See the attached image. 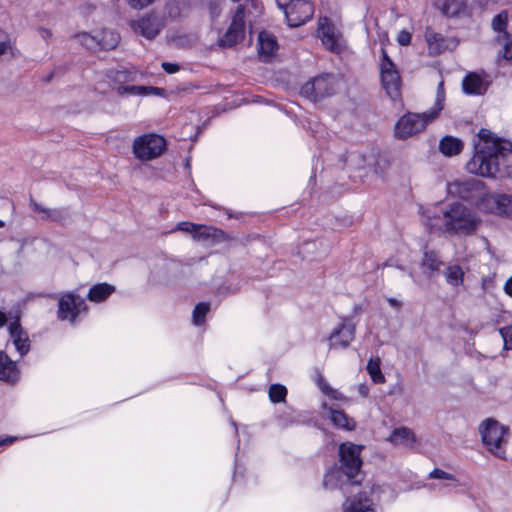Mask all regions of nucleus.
Instances as JSON below:
<instances>
[{"label":"nucleus","instance_id":"obj_49","mask_svg":"<svg viewBox=\"0 0 512 512\" xmlns=\"http://www.w3.org/2000/svg\"><path fill=\"white\" fill-rule=\"evenodd\" d=\"M411 41V34L407 31H401L398 35V42L400 45H408Z\"/></svg>","mask_w":512,"mask_h":512},{"label":"nucleus","instance_id":"obj_58","mask_svg":"<svg viewBox=\"0 0 512 512\" xmlns=\"http://www.w3.org/2000/svg\"><path fill=\"white\" fill-rule=\"evenodd\" d=\"M353 312H354L355 314H359V313H361V312H362V307H361L360 305H354V307H353Z\"/></svg>","mask_w":512,"mask_h":512},{"label":"nucleus","instance_id":"obj_31","mask_svg":"<svg viewBox=\"0 0 512 512\" xmlns=\"http://www.w3.org/2000/svg\"><path fill=\"white\" fill-rule=\"evenodd\" d=\"M186 7L187 3L185 0H169L164 6L163 16L161 17L164 19V21L177 20L182 17Z\"/></svg>","mask_w":512,"mask_h":512},{"label":"nucleus","instance_id":"obj_19","mask_svg":"<svg viewBox=\"0 0 512 512\" xmlns=\"http://www.w3.org/2000/svg\"><path fill=\"white\" fill-rule=\"evenodd\" d=\"M433 6L448 18H464L472 15L468 0H435Z\"/></svg>","mask_w":512,"mask_h":512},{"label":"nucleus","instance_id":"obj_63","mask_svg":"<svg viewBox=\"0 0 512 512\" xmlns=\"http://www.w3.org/2000/svg\"><path fill=\"white\" fill-rule=\"evenodd\" d=\"M51 78H52V74L48 76L47 81H50Z\"/></svg>","mask_w":512,"mask_h":512},{"label":"nucleus","instance_id":"obj_42","mask_svg":"<svg viewBox=\"0 0 512 512\" xmlns=\"http://www.w3.org/2000/svg\"><path fill=\"white\" fill-rule=\"evenodd\" d=\"M239 6L245 7V15L254 13L255 15H259L262 12V3L260 0H245L244 4H240Z\"/></svg>","mask_w":512,"mask_h":512},{"label":"nucleus","instance_id":"obj_37","mask_svg":"<svg viewBox=\"0 0 512 512\" xmlns=\"http://www.w3.org/2000/svg\"><path fill=\"white\" fill-rule=\"evenodd\" d=\"M508 25V12L506 10L501 11L495 15L492 19V28L497 33H502L505 38L509 37L507 32Z\"/></svg>","mask_w":512,"mask_h":512},{"label":"nucleus","instance_id":"obj_28","mask_svg":"<svg viewBox=\"0 0 512 512\" xmlns=\"http://www.w3.org/2000/svg\"><path fill=\"white\" fill-rule=\"evenodd\" d=\"M278 44L275 37L266 31H262L258 36V52L261 59L266 61L277 50Z\"/></svg>","mask_w":512,"mask_h":512},{"label":"nucleus","instance_id":"obj_17","mask_svg":"<svg viewBox=\"0 0 512 512\" xmlns=\"http://www.w3.org/2000/svg\"><path fill=\"white\" fill-rule=\"evenodd\" d=\"M355 326L352 317L343 318L341 325L330 334L329 347L347 348L355 338Z\"/></svg>","mask_w":512,"mask_h":512},{"label":"nucleus","instance_id":"obj_13","mask_svg":"<svg viewBox=\"0 0 512 512\" xmlns=\"http://www.w3.org/2000/svg\"><path fill=\"white\" fill-rule=\"evenodd\" d=\"M378 485H365L357 493H352L342 505L343 512H370L374 511L372 494L378 490Z\"/></svg>","mask_w":512,"mask_h":512},{"label":"nucleus","instance_id":"obj_44","mask_svg":"<svg viewBox=\"0 0 512 512\" xmlns=\"http://www.w3.org/2000/svg\"><path fill=\"white\" fill-rule=\"evenodd\" d=\"M499 332L503 338L504 347L512 350V326L500 328Z\"/></svg>","mask_w":512,"mask_h":512},{"label":"nucleus","instance_id":"obj_35","mask_svg":"<svg viewBox=\"0 0 512 512\" xmlns=\"http://www.w3.org/2000/svg\"><path fill=\"white\" fill-rule=\"evenodd\" d=\"M444 275L447 283L451 286H459L463 283L464 271L459 265L448 266Z\"/></svg>","mask_w":512,"mask_h":512},{"label":"nucleus","instance_id":"obj_52","mask_svg":"<svg viewBox=\"0 0 512 512\" xmlns=\"http://www.w3.org/2000/svg\"><path fill=\"white\" fill-rule=\"evenodd\" d=\"M503 290L508 296L512 297V276L506 280Z\"/></svg>","mask_w":512,"mask_h":512},{"label":"nucleus","instance_id":"obj_16","mask_svg":"<svg viewBox=\"0 0 512 512\" xmlns=\"http://www.w3.org/2000/svg\"><path fill=\"white\" fill-rule=\"evenodd\" d=\"M284 14L289 26L297 27L312 18L314 6L309 0H294Z\"/></svg>","mask_w":512,"mask_h":512},{"label":"nucleus","instance_id":"obj_54","mask_svg":"<svg viewBox=\"0 0 512 512\" xmlns=\"http://www.w3.org/2000/svg\"><path fill=\"white\" fill-rule=\"evenodd\" d=\"M39 33H40V36L44 40H48L49 38L52 37V32L49 29H46V28H40L39 29Z\"/></svg>","mask_w":512,"mask_h":512},{"label":"nucleus","instance_id":"obj_22","mask_svg":"<svg viewBox=\"0 0 512 512\" xmlns=\"http://www.w3.org/2000/svg\"><path fill=\"white\" fill-rule=\"evenodd\" d=\"M8 331L10 340L20 357L27 355L30 351L31 342L27 332L21 327L19 319H15L9 323Z\"/></svg>","mask_w":512,"mask_h":512},{"label":"nucleus","instance_id":"obj_43","mask_svg":"<svg viewBox=\"0 0 512 512\" xmlns=\"http://www.w3.org/2000/svg\"><path fill=\"white\" fill-rule=\"evenodd\" d=\"M277 419L279 424L285 428L299 422L298 416H295L294 412H283Z\"/></svg>","mask_w":512,"mask_h":512},{"label":"nucleus","instance_id":"obj_18","mask_svg":"<svg viewBox=\"0 0 512 512\" xmlns=\"http://www.w3.org/2000/svg\"><path fill=\"white\" fill-rule=\"evenodd\" d=\"M318 36L328 50L335 53H339L342 50L343 44L341 34L326 17L319 20Z\"/></svg>","mask_w":512,"mask_h":512},{"label":"nucleus","instance_id":"obj_25","mask_svg":"<svg viewBox=\"0 0 512 512\" xmlns=\"http://www.w3.org/2000/svg\"><path fill=\"white\" fill-rule=\"evenodd\" d=\"M19 379L20 371L17 367V363L10 359L4 352H0V380L14 385Z\"/></svg>","mask_w":512,"mask_h":512},{"label":"nucleus","instance_id":"obj_55","mask_svg":"<svg viewBox=\"0 0 512 512\" xmlns=\"http://www.w3.org/2000/svg\"><path fill=\"white\" fill-rule=\"evenodd\" d=\"M358 391H359V393H360L363 397H366V396L368 395V391H369V390H368L367 386H365V385H360V386L358 387Z\"/></svg>","mask_w":512,"mask_h":512},{"label":"nucleus","instance_id":"obj_50","mask_svg":"<svg viewBox=\"0 0 512 512\" xmlns=\"http://www.w3.org/2000/svg\"><path fill=\"white\" fill-rule=\"evenodd\" d=\"M18 438L14 436H0V446L10 445L15 442Z\"/></svg>","mask_w":512,"mask_h":512},{"label":"nucleus","instance_id":"obj_57","mask_svg":"<svg viewBox=\"0 0 512 512\" xmlns=\"http://www.w3.org/2000/svg\"><path fill=\"white\" fill-rule=\"evenodd\" d=\"M7 322V317L4 312L0 310V328L3 327Z\"/></svg>","mask_w":512,"mask_h":512},{"label":"nucleus","instance_id":"obj_20","mask_svg":"<svg viewBox=\"0 0 512 512\" xmlns=\"http://www.w3.org/2000/svg\"><path fill=\"white\" fill-rule=\"evenodd\" d=\"M351 485L356 487L360 485V480L348 477L343 469L340 467H333L329 469L324 475L323 486L326 489H344L345 486Z\"/></svg>","mask_w":512,"mask_h":512},{"label":"nucleus","instance_id":"obj_46","mask_svg":"<svg viewBox=\"0 0 512 512\" xmlns=\"http://www.w3.org/2000/svg\"><path fill=\"white\" fill-rule=\"evenodd\" d=\"M155 0H127L128 5L135 10H142L152 5Z\"/></svg>","mask_w":512,"mask_h":512},{"label":"nucleus","instance_id":"obj_6","mask_svg":"<svg viewBox=\"0 0 512 512\" xmlns=\"http://www.w3.org/2000/svg\"><path fill=\"white\" fill-rule=\"evenodd\" d=\"M337 88V80L332 74L318 75L305 84L300 89V94L310 101L317 102L323 98L335 94Z\"/></svg>","mask_w":512,"mask_h":512},{"label":"nucleus","instance_id":"obj_2","mask_svg":"<svg viewBox=\"0 0 512 512\" xmlns=\"http://www.w3.org/2000/svg\"><path fill=\"white\" fill-rule=\"evenodd\" d=\"M425 217V225L434 230L437 227L445 234L456 236H467L473 234L479 227L481 220L478 215L459 202H453L441 210L442 225H437L439 217L433 214L430 209L420 208Z\"/></svg>","mask_w":512,"mask_h":512},{"label":"nucleus","instance_id":"obj_14","mask_svg":"<svg viewBox=\"0 0 512 512\" xmlns=\"http://www.w3.org/2000/svg\"><path fill=\"white\" fill-rule=\"evenodd\" d=\"M245 34V7L238 6L226 33L219 39V45L232 47L243 40Z\"/></svg>","mask_w":512,"mask_h":512},{"label":"nucleus","instance_id":"obj_59","mask_svg":"<svg viewBox=\"0 0 512 512\" xmlns=\"http://www.w3.org/2000/svg\"><path fill=\"white\" fill-rule=\"evenodd\" d=\"M304 246L308 249L310 246H315V242H306Z\"/></svg>","mask_w":512,"mask_h":512},{"label":"nucleus","instance_id":"obj_39","mask_svg":"<svg viewBox=\"0 0 512 512\" xmlns=\"http://www.w3.org/2000/svg\"><path fill=\"white\" fill-rule=\"evenodd\" d=\"M269 399L273 403L284 402L287 396V389L281 384H272L268 390Z\"/></svg>","mask_w":512,"mask_h":512},{"label":"nucleus","instance_id":"obj_61","mask_svg":"<svg viewBox=\"0 0 512 512\" xmlns=\"http://www.w3.org/2000/svg\"><path fill=\"white\" fill-rule=\"evenodd\" d=\"M4 222L0 220V228L4 227Z\"/></svg>","mask_w":512,"mask_h":512},{"label":"nucleus","instance_id":"obj_56","mask_svg":"<svg viewBox=\"0 0 512 512\" xmlns=\"http://www.w3.org/2000/svg\"><path fill=\"white\" fill-rule=\"evenodd\" d=\"M388 303L392 306V307H396V308H399L401 306V303L400 301H398L397 299L395 298H388Z\"/></svg>","mask_w":512,"mask_h":512},{"label":"nucleus","instance_id":"obj_5","mask_svg":"<svg viewBox=\"0 0 512 512\" xmlns=\"http://www.w3.org/2000/svg\"><path fill=\"white\" fill-rule=\"evenodd\" d=\"M484 446L496 457L504 459L506 455L507 435L509 429L494 418H487L479 425Z\"/></svg>","mask_w":512,"mask_h":512},{"label":"nucleus","instance_id":"obj_11","mask_svg":"<svg viewBox=\"0 0 512 512\" xmlns=\"http://www.w3.org/2000/svg\"><path fill=\"white\" fill-rule=\"evenodd\" d=\"M381 82L387 95L396 100L400 97L401 78L395 64L389 58L385 50H382L380 63Z\"/></svg>","mask_w":512,"mask_h":512},{"label":"nucleus","instance_id":"obj_4","mask_svg":"<svg viewBox=\"0 0 512 512\" xmlns=\"http://www.w3.org/2000/svg\"><path fill=\"white\" fill-rule=\"evenodd\" d=\"M447 193L450 196L458 197L465 201L476 204L479 209L490 212L484 204V199L489 196H498L499 194H486L483 183L476 179H457L447 183Z\"/></svg>","mask_w":512,"mask_h":512},{"label":"nucleus","instance_id":"obj_33","mask_svg":"<svg viewBox=\"0 0 512 512\" xmlns=\"http://www.w3.org/2000/svg\"><path fill=\"white\" fill-rule=\"evenodd\" d=\"M329 417L331 422L342 429L352 431L356 427V423L353 419L349 418L343 411L329 408Z\"/></svg>","mask_w":512,"mask_h":512},{"label":"nucleus","instance_id":"obj_41","mask_svg":"<svg viewBox=\"0 0 512 512\" xmlns=\"http://www.w3.org/2000/svg\"><path fill=\"white\" fill-rule=\"evenodd\" d=\"M318 386H319L320 390L322 391V393H324L325 395H327L328 397H330L334 400H342L344 398L342 393H340L336 389H333L327 382H325L322 379L319 380Z\"/></svg>","mask_w":512,"mask_h":512},{"label":"nucleus","instance_id":"obj_26","mask_svg":"<svg viewBox=\"0 0 512 512\" xmlns=\"http://www.w3.org/2000/svg\"><path fill=\"white\" fill-rule=\"evenodd\" d=\"M443 264L444 263L437 251L427 248L424 249L423 257L420 262V266L424 274L432 276L435 273H438Z\"/></svg>","mask_w":512,"mask_h":512},{"label":"nucleus","instance_id":"obj_45","mask_svg":"<svg viewBox=\"0 0 512 512\" xmlns=\"http://www.w3.org/2000/svg\"><path fill=\"white\" fill-rule=\"evenodd\" d=\"M196 229H197V224L188 222V221L179 222L176 226V230L190 233L192 235V237H194V233H195Z\"/></svg>","mask_w":512,"mask_h":512},{"label":"nucleus","instance_id":"obj_3","mask_svg":"<svg viewBox=\"0 0 512 512\" xmlns=\"http://www.w3.org/2000/svg\"><path fill=\"white\" fill-rule=\"evenodd\" d=\"M445 102L444 82L440 81L437 90L434 106L421 114L407 113L403 115L395 125V136L398 139H406L422 131L429 122L437 118L442 111Z\"/></svg>","mask_w":512,"mask_h":512},{"label":"nucleus","instance_id":"obj_64","mask_svg":"<svg viewBox=\"0 0 512 512\" xmlns=\"http://www.w3.org/2000/svg\"><path fill=\"white\" fill-rule=\"evenodd\" d=\"M233 2H238L239 0H232Z\"/></svg>","mask_w":512,"mask_h":512},{"label":"nucleus","instance_id":"obj_29","mask_svg":"<svg viewBox=\"0 0 512 512\" xmlns=\"http://www.w3.org/2000/svg\"><path fill=\"white\" fill-rule=\"evenodd\" d=\"M388 441L394 445L411 447L416 442V437L411 429L407 427H399L395 428L391 432L388 437Z\"/></svg>","mask_w":512,"mask_h":512},{"label":"nucleus","instance_id":"obj_27","mask_svg":"<svg viewBox=\"0 0 512 512\" xmlns=\"http://www.w3.org/2000/svg\"><path fill=\"white\" fill-rule=\"evenodd\" d=\"M30 207L35 213H38L43 220H52L56 222H62L64 221L68 214L65 209H58V208H47L43 205L37 203L35 200H30Z\"/></svg>","mask_w":512,"mask_h":512},{"label":"nucleus","instance_id":"obj_34","mask_svg":"<svg viewBox=\"0 0 512 512\" xmlns=\"http://www.w3.org/2000/svg\"><path fill=\"white\" fill-rule=\"evenodd\" d=\"M425 38L429 46V50L433 54H440L445 48V38L440 33L434 32L432 29H427Z\"/></svg>","mask_w":512,"mask_h":512},{"label":"nucleus","instance_id":"obj_10","mask_svg":"<svg viewBox=\"0 0 512 512\" xmlns=\"http://www.w3.org/2000/svg\"><path fill=\"white\" fill-rule=\"evenodd\" d=\"M87 310L85 300L74 292H66L58 299L57 318L74 323L78 316Z\"/></svg>","mask_w":512,"mask_h":512},{"label":"nucleus","instance_id":"obj_9","mask_svg":"<svg viewBox=\"0 0 512 512\" xmlns=\"http://www.w3.org/2000/svg\"><path fill=\"white\" fill-rule=\"evenodd\" d=\"M137 79V72L134 70L122 69L117 70L114 75V80L120 85L117 87V93L119 95H157L161 96L164 92L162 88L152 86H136V85H123L125 82H133Z\"/></svg>","mask_w":512,"mask_h":512},{"label":"nucleus","instance_id":"obj_36","mask_svg":"<svg viewBox=\"0 0 512 512\" xmlns=\"http://www.w3.org/2000/svg\"><path fill=\"white\" fill-rule=\"evenodd\" d=\"M366 369H367V372L370 375L372 381L375 384H381V383L385 382V376L381 372L379 358H376V359L370 358L367 363Z\"/></svg>","mask_w":512,"mask_h":512},{"label":"nucleus","instance_id":"obj_32","mask_svg":"<svg viewBox=\"0 0 512 512\" xmlns=\"http://www.w3.org/2000/svg\"><path fill=\"white\" fill-rule=\"evenodd\" d=\"M114 292L115 287L113 285L108 283H98L89 289L87 298L91 302L100 303L105 301Z\"/></svg>","mask_w":512,"mask_h":512},{"label":"nucleus","instance_id":"obj_60","mask_svg":"<svg viewBox=\"0 0 512 512\" xmlns=\"http://www.w3.org/2000/svg\"><path fill=\"white\" fill-rule=\"evenodd\" d=\"M211 13H212L214 16L218 15V12L216 11V8H212V9H211Z\"/></svg>","mask_w":512,"mask_h":512},{"label":"nucleus","instance_id":"obj_12","mask_svg":"<svg viewBox=\"0 0 512 512\" xmlns=\"http://www.w3.org/2000/svg\"><path fill=\"white\" fill-rule=\"evenodd\" d=\"M362 449V445H357L352 442H344L339 446L340 468L352 479L356 478L360 472L363 463L360 457Z\"/></svg>","mask_w":512,"mask_h":512},{"label":"nucleus","instance_id":"obj_23","mask_svg":"<svg viewBox=\"0 0 512 512\" xmlns=\"http://www.w3.org/2000/svg\"><path fill=\"white\" fill-rule=\"evenodd\" d=\"M484 204L491 213L512 219V196L505 194L489 196L484 199Z\"/></svg>","mask_w":512,"mask_h":512},{"label":"nucleus","instance_id":"obj_62","mask_svg":"<svg viewBox=\"0 0 512 512\" xmlns=\"http://www.w3.org/2000/svg\"><path fill=\"white\" fill-rule=\"evenodd\" d=\"M233 426L235 428V433L237 434V428H236V423L235 422H233Z\"/></svg>","mask_w":512,"mask_h":512},{"label":"nucleus","instance_id":"obj_47","mask_svg":"<svg viewBox=\"0 0 512 512\" xmlns=\"http://www.w3.org/2000/svg\"><path fill=\"white\" fill-rule=\"evenodd\" d=\"M507 41L503 48V57L506 60L512 61V38L509 36L505 38Z\"/></svg>","mask_w":512,"mask_h":512},{"label":"nucleus","instance_id":"obj_40","mask_svg":"<svg viewBox=\"0 0 512 512\" xmlns=\"http://www.w3.org/2000/svg\"><path fill=\"white\" fill-rule=\"evenodd\" d=\"M210 310V304L207 302L198 303L193 310V322L195 325H202L205 322V317Z\"/></svg>","mask_w":512,"mask_h":512},{"label":"nucleus","instance_id":"obj_51","mask_svg":"<svg viewBox=\"0 0 512 512\" xmlns=\"http://www.w3.org/2000/svg\"><path fill=\"white\" fill-rule=\"evenodd\" d=\"M292 2H294V0H276L279 9H281L284 13L285 10L288 9V6L292 4Z\"/></svg>","mask_w":512,"mask_h":512},{"label":"nucleus","instance_id":"obj_15","mask_svg":"<svg viewBox=\"0 0 512 512\" xmlns=\"http://www.w3.org/2000/svg\"><path fill=\"white\" fill-rule=\"evenodd\" d=\"M165 24L166 23L161 16L155 12H150L140 19L133 21L131 23V27L136 33L152 40L161 32L165 27Z\"/></svg>","mask_w":512,"mask_h":512},{"label":"nucleus","instance_id":"obj_21","mask_svg":"<svg viewBox=\"0 0 512 512\" xmlns=\"http://www.w3.org/2000/svg\"><path fill=\"white\" fill-rule=\"evenodd\" d=\"M491 81L487 75L470 72L462 80V89L466 95H484Z\"/></svg>","mask_w":512,"mask_h":512},{"label":"nucleus","instance_id":"obj_1","mask_svg":"<svg viewBox=\"0 0 512 512\" xmlns=\"http://www.w3.org/2000/svg\"><path fill=\"white\" fill-rule=\"evenodd\" d=\"M475 153L467 162L469 173L492 178L512 175V145L499 138H492L487 129L478 133V143L474 144Z\"/></svg>","mask_w":512,"mask_h":512},{"label":"nucleus","instance_id":"obj_7","mask_svg":"<svg viewBox=\"0 0 512 512\" xmlns=\"http://www.w3.org/2000/svg\"><path fill=\"white\" fill-rule=\"evenodd\" d=\"M165 148L166 141L162 136L148 133L134 139L132 151L136 159L149 161L159 157Z\"/></svg>","mask_w":512,"mask_h":512},{"label":"nucleus","instance_id":"obj_38","mask_svg":"<svg viewBox=\"0 0 512 512\" xmlns=\"http://www.w3.org/2000/svg\"><path fill=\"white\" fill-rule=\"evenodd\" d=\"M429 478L447 480L448 483L445 485L446 487L456 488L460 486L458 479L453 474L447 473L439 468L433 469L429 473Z\"/></svg>","mask_w":512,"mask_h":512},{"label":"nucleus","instance_id":"obj_30","mask_svg":"<svg viewBox=\"0 0 512 512\" xmlns=\"http://www.w3.org/2000/svg\"><path fill=\"white\" fill-rule=\"evenodd\" d=\"M463 147L462 140L450 135L444 136L439 142V151L447 157L458 155Z\"/></svg>","mask_w":512,"mask_h":512},{"label":"nucleus","instance_id":"obj_8","mask_svg":"<svg viewBox=\"0 0 512 512\" xmlns=\"http://www.w3.org/2000/svg\"><path fill=\"white\" fill-rule=\"evenodd\" d=\"M74 37L89 50H111L120 40L119 34L109 29L95 30L92 33L81 32Z\"/></svg>","mask_w":512,"mask_h":512},{"label":"nucleus","instance_id":"obj_24","mask_svg":"<svg viewBox=\"0 0 512 512\" xmlns=\"http://www.w3.org/2000/svg\"><path fill=\"white\" fill-rule=\"evenodd\" d=\"M224 231L214 226L197 224L193 239L197 242L212 245L224 240Z\"/></svg>","mask_w":512,"mask_h":512},{"label":"nucleus","instance_id":"obj_53","mask_svg":"<svg viewBox=\"0 0 512 512\" xmlns=\"http://www.w3.org/2000/svg\"><path fill=\"white\" fill-rule=\"evenodd\" d=\"M10 48V42L7 40L0 39V56L5 54Z\"/></svg>","mask_w":512,"mask_h":512},{"label":"nucleus","instance_id":"obj_48","mask_svg":"<svg viewBox=\"0 0 512 512\" xmlns=\"http://www.w3.org/2000/svg\"><path fill=\"white\" fill-rule=\"evenodd\" d=\"M161 66L163 70L168 74H174L180 69L179 65L176 63L163 62Z\"/></svg>","mask_w":512,"mask_h":512}]
</instances>
